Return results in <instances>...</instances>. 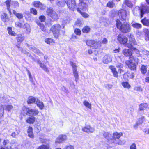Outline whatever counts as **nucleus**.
<instances>
[{
	"instance_id": "obj_10",
	"label": "nucleus",
	"mask_w": 149,
	"mask_h": 149,
	"mask_svg": "<svg viewBox=\"0 0 149 149\" xmlns=\"http://www.w3.org/2000/svg\"><path fill=\"white\" fill-rule=\"evenodd\" d=\"M70 64L72 67L73 73L75 78V81L76 82H77L79 79V74L78 72L77 71V66L73 62H71Z\"/></svg>"
},
{
	"instance_id": "obj_46",
	"label": "nucleus",
	"mask_w": 149,
	"mask_h": 149,
	"mask_svg": "<svg viewBox=\"0 0 149 149\" xmlns=\"http://www.w3.org/2000/svg\"><path fill=\"white\" fill-rule=\"evenodd\" d=\"M122 86L125 88H129L130 87V85L127 82H123L122 83Z\"/></svg>"
},
{
	"instance_id": "obj_6",
	"label": "nucleus",
	"mask_w": 149,
	"mask_h": 149,
	"mask_svg": "<svg viewBox=\"0 0 149 149\" xmlns=\"http://www.w3.org/2000/svg\"><path fill=\"white\" fill-rule=\"evenodd\" d=\"M118 15L122 21H125L128 18V13L124 9H121L118 11Z\"/></svg>"
},
{
	"instance_id": "obj_14",
	"label": "nucleus",
	"mask_w": 149,
	"mask_h": 149,
	"mask_svg": "<svg viewBox=\"0 0 149 149\" xmlns=\"http://www.w3.org/2000/svg\"><path fill=\"white\" fill-rule=\"evenodd\" d=\"M66 139L67 136L65 135H61L56 139V143H60L66 140Z\"/></svg>"
},
{
	"instance_id": "obj_5",
	"label": "nucleus",
	"mask_w": 149,
	"mask_h": 149,
	"mask_svg": "<svg viewBox=\"0 0 149 149\" xmlns=\"http://www.w3.org/2000/svg\"><path fill=\"white\" fill-rule=\"evenodd\" d=\"M46 13L47 15L52 18L53 21H56L58 19V15L55 11L53 10L52 8H48Z\"/></svg>"
},
{
	"instance_id": "obj_12",
	"label": "nucleus",
	"mask_w": 149,
	"mask_h": 149,
	"mask_svg": "<svg viewBox=\"0 0 149 149\" xmlns=\"http://www.w3.org/2000/svg\"><path fill=\"white\" fill-rule=\"evenodd\" d=\"M78 8H77V10L79 12H81V10L83 11L86 10L88 5L85 3L84 2H81L78 5Z\"/></svg>"
},
{
	"instance_id": "obj_39",
	"label": "nucleus",
	"mask_w": 149,
	"mask_h": 149,
	"mask_svg": "<svg viewBox=\"0 0 149 149\" xmlns=\"http://www.w3.org/2000/svg\"><path fill=\"white\" fill-rule=\"evenodd\" d=\"M4 108V105L0 104V118L3 115Z\"/></svg>"
},
{
	"instance_id": "obj_60",
	"label": "nucleus",
	"mask_w": 149,
	"mask_h": 149,
	"mask_svg": "<svg viewBox=\"0 0 149 149\" xmlns=\"http://www.w3.org/2000/svg\"><path fill=\"white\" fill-rule=\"evenodd\" d=\"M123 67V65L120 63H118L116 64V67L118 68H121Z\"/></svg>"
},
{
	"instance_id": "obj_45",
	"label": "nucleus",
	"mask_w": 149,
	"mask_h": 149,
	"mask_svg": "<svg viewBox=\"0 0 149 149\" xmlns=\"http://www.w3.org/2000/svg\"><path fill=\"white\" fill-rule=\"evenodd\" d=\"M49 146L48 145H42L39 146L37 149H49Z\"/></svg>"
},
{
	"instance_id": "obj_48",
	"label": "nucleus",
	"mask_w": 149,
	"mask_h": 149,
	"mask_svg": "<svg viewBox=\"0 0 149 149\" xmlns=\"http://www.w3.org/2000/svg\"><path fill=\"white\" fill-rule=\"evenodd\" d=\"M90 28L88 26H85L82 30V32L84 33H88L90 30Z\"/></svg>"
},
{
	"instance_id": "obj_26",
	"label": "nucleus",
	"mask_w": 149,
	"mask_h": 149,
	"mask_svg": "<svg viewBox=\"0 0 149 149\" xmlns=\"http://www.w3.org/2000/svg\"><path fill=\"white\" fill-rule=\"evenodd\" d=\"M111 61L110 56L108 55H105L103 59V62L104 63H107Z\"/></svg>"
},
{
	"instance_id": "obj_54",
	"label": "nucleus",
	"mask_w": 149,
	"mask_h": 149,
	"mask_svg": "<svg viewBox=\"0 0 149 149\" xmlns=\"http://www.w3.org/2000/svg\"><path fill=\"white\" fill-rule=\"evenodd\" d=\"M74 33L77 35H80L81 34V31L78 29H76L74 30Z\"/></svg>"
},
{
	"instance_id": "obj_17",
	"label": "nucleus",
	"mask_w": 149,
	"mask_h": 149,
	"mask_svg": "<svg viewBox=\"0 0 149 149\" xmlns=\"http://www.w3.org/2000/svg\"><path fill=\"white\" fill-rule=\"evenodd\" d=\"M36 62L40 65V67L42 68L45 71L47 72H49V70L47 67L43 63H42L39 60H37L36 61Z\"/></svg>"
},
{
	"instance_id": "obj_41",
	"label": "nucleus",
	"mask_w": 149,
	"mask_h": 149,
	"mask_svg": "<svg viewBox=\"0 0 149 149\" xmlns=\"http://www.w3.org/2000/svg\"><path fill=\"white\" fill-rule=\"evenodd\" d=\"M26 70L27 72L28 75L29 76V81L30 82H31L32 84L35 85V83L33 81V78L31 73V72L29 71L27 69Z\"/></svg>"
},
{
	"instance_id": "obj_30",
	"label": "nucleus",
	"mask_w": 149,
	"mask_h": 149,
	"mask_svg": "<svg viewBox=\"0 0 149 149\" xmlns=\"http://www.w3.org/2000/svg\"><path fill=\"white\" fill-rule=\"evenodd\" d=\"M25 38L21 34L17 35L16 37V39L18 42L21 43L24 39Z\"/></svg>"
},
{
	"instance_id": "obj_50",
	"label": "nucleus",
	"mask_w": 149,
	"mask_h": 149,
	"mask_svg": "<svg viewBox=\"0 0 149 149\" xmlns=\"http://www.w3.org/2000/svg\"><path fill=\"white\" fill-rule=\"evenodd\" d=\"M141 71L143 74H144L147 72V67L143 65H142L141 68Z\"/></svg>"
},
{
	"instance_id": "obj_43",
	"label": "nucleus",
	"mask_w": 149,
	"mask_h": 149,
	"mask_svg": "<svg viewBox=\"0 0 149 149\" xmlns=\"http://www.w3.org/2000/svg\"><path fill=\"white\" fill-rule=\"evenodd\" d=\"M124 4L129 8H131L132 6V4L130 0H125Z\"/></svg>"
},
{
	"instance_id": "obj_56",
	"label": "nucleus",
	"mask_w": 149,
	"mask_h": 149,
	"mask_svg": "<svg viewBox=\"0 0 149 149\" xmlns=\"http://www.w3.org/2000/svg\"><path fill=\"white\" fill-rule=\"evenodd\" d=\"M31 12L34 15H36L37 14V12L36 10L34 8H31L30 9Z\"/></svg>"
},
{
	"instance_id": "obj_36",
	"label": "nucleus",
	"mask_w": 149,
	"mask_h": 149,
	"mask_svg": "<svg viewBox=\"0 0 149 149\" xmlns=\"http://www.w3.org/2000/svg\"><path fill=\"white\" fill-rule=\"evenodd\" d=\"M141 22L144 25L147 26H149V20L147 19L145 17L143 19H142Z\"/></svg>"
},
{
	"instance_id": "obj_35",
	"label": "nucleus",
	"mask_w": 149,
	"mask_h": 149,
	"mask_svg": "<svg viewBox=\"0 0 149 149\" xmlns=\"http://www.w3.org/2000/svg\"><path fill=\"white\" fill-rule=\"evenodd\" d=\"M13 12L19 19H20L23 18V15L22 13H17L14 10H13Z\"/></svg>"
},
{
	"instance_id": "obj_29",
	"label": "nucleus",
	"mask_w": 149,
	"mask_h": 149,
	"mask_svg": "<svg viewBox=\"0 0 149 149\" xmlns=\"http://www.w3.org/2000/svg\"><path fill=\"white\" fill-rule=\"evenodd\" d=\"M38 25L40 27V29L43 32H46V29L43 24L41 23L39 21H37L36 22Z\"/></svg>"
},
{
	"instance_id": "obj_47",
	"label": "nucleus",
	"mask_w": 149,
	"mask_h": 149,
	"mask_svg": "<svg viewBox=\"0 0 149 149\" xmlns=\"http://www.w3.org/2000/svg\"><path fill=\"white\" fill-rule=\"evenodd\" d=\"M83 103L84 105L86 107L90 109H91V104L89 103L88 102L86 101H84L83 102Z\"/></svg>"
},
{
	"instance_id": "obj_21",
	"label": "nucleus",
	"mask_w": 149,
	"mask_h": 149,
	"mask_svg": "<svg viewBox=\"0 0 149 149\" xmlns=\"http://www.w3.org/2000/svg\"><path fill=\"white\" fill-rule=\"evenodd\" d=\"M33 5L36 7L39 8L40 9H44L45 8V6L39 1H35L33 3Z\"/></svg>"
},
{
	"instance_id": "obj_16",
	"label": "nucleus",
	"mask_w": 149,
	"mask_h": 149,
	"mask_svg": "<svg viewBox=\"0 0 149 149\" xmlns=\"http://www.w3.org/2000/svg\"><path fill=\"white\" fill-rule=\"evenodd\" d=\"M122 53L126 56H129L130 57L132 56L131 50L129 49H124L122 51Z\"/></svg>"
},
{
	"instance_id": "obj_62",
	"label": "nucleus",
	"mask_w": 149,
	"mask_h": 149,
	"mask_svg": "<svg viewBox=\"0 0 149 149\" xmlns=\"http://www.w3.org/2000/svg\"><path fill=\"white\" fill-rule=\"evenodd\" d=\"M19 51H21L22 53L24 54H29V52L26 51L24 49L22 48L20 49Z\"/></svg>"
},
{
	"instance_id": "obj_37",
	"label": "nucleus",
	"mask_w": 149,
	"mask_h": 149,
	"mask_svg": "<svg viewBox=\"0 0 149 149\" xmlns=\"http://www.w3.org/2000/svg\"><path fill=\"white\" fill-rule=\"evenodd\" d=\"M4 106L5 109L9 112H10L13 108V106L11 105H8Z\"/></svg>"
},
{
	"instance_id": "obj_8",
	"label": "nucleus",
	"mask_w": 149,
	"mask_h": 149,
	"mask_svg": "<svg viewBox=\"0 0 149 149\" xmlns=\"http://www.w3.org/2000/svg\"><path fill=\"white\" fill-rule=\"evenodd\" d=\"M65 3L68 8L70 10H74L76 7V3L75 0H66Z\"/></svg>"
},
{
	"instance_id": "obj_3",
	"label": "nucleus",
	"mask_w": 149,
	"mask_h": 149,
	"mask_svg": "<svg viewBox=\"0 0 149 149\" xmlns=\"http://www.w3.org/2000/svg\"><path fill=\"white\" fill-rule=\"evenodd\" d=\"M129 59V60L126 61V65L131 70H136V64L133 62V60H134V61L135 63H137L138 61V59L136 57L132 56L130 57Z\"/></svg>"
},
{
	"instance_id": "obj_52",
	"label": "nucleus",
	"mask_w": 149,
	"mask_h": 149,
	"mask_svg": "<svg viewBox=\"0 0 149 149\" xmlns=\"http://www.w3.org/2000/svg\"><path fill=\"white\" fill-rule=\"evenodd\" d=\"M144 116H142L141 118L139 119L137 124H140L142 123L144 121Z\"/></svg>"
},
{
	"instance_id": "obj_40",
	"label": "nucleus",
	"mask_w": 149,
	"mask_h": 149,
	"mask_svg": "<svg viewBox=\"0 0 149 149\" xmlns=\"http://www.w3.org/2000/svg\"><path fill=\"white\" fill-rule=\"evenodd\" d=\"M35 118L34 117H29L28 118L26 121L27 123L30 124H33L35 121Z\"/></svg>"
},
{
	"instance_id": "obj_32",
	"label": "nucleus",
	"mask_w": 149,
	"mask_h": 149,
	"mask_svg": "<svg viewBox=\"0 0 149 149\" xmlns=\"http://www.w3.org/2000/svg\"><path fill=\"white\" fill-rule=\"evenodd\" d=\"M148 105L146 103L141 104L139 107V109L141 111L146 109L148 107Z\"/></svg>"
},
{
	"instance_id": "obj_15",
	"label": "nucleus",
	"mask_w": 149,
	"mask_h": 149,
	"mask_svg": "<svg viewBox=\"0 0 149 149\" xmlns=\"http://www.w3.org/2000/svg\"><path fill=\"white\" fill-rule=\"evenodd\" d=\"M27 113L30 116H36L39 113L38 110L29 109L27 111Z\"/></svg>"
},
{
	"instance_id": "obj_2",
	"label": "nucleus",
	"mask_w": 149,
	"mask_h": 149,
	"mask_svg": "<svg viewBox=\"0 0 149 149\" xmlns=\"http://www.w3.org/2000/svg\"><path fill=\"white\" fill-rule=\"evenodd\" d=\"M133 12L135 15L140 13L141 17L142 18L144 14L149 13V7L146 5H142L140 7L136 6L134 9Z\"/></svg>"
},
{
	"instance_id": "obj_13",
	"label": "nucleus",
	"mask_w": 149,
	"mask_h": 149,
	"mask_svg": "<svg viewBox=\"0 0 149 149\" xmlns=\"http://www.w3.org/2000/svg\"><path fill=\"white\" fill-rule=\"evenodd\" d=\"M82 130L84 132L88 133H93L95 130L94 128L89 125L86 126L85 127L83 128Z\"/></svg>"
},
{
	"instance_id": "obj_9",
	"label": "nucleus",
	"mask_w": 149,
	"mask_h": 149,
	"mask_svg": "<svg viewBox=\"0 0 149 149\" xmlns=\"http://www.w3.org/2000/svg\"><path fill=\"white\" fill-rule=\"evenodd\" d=\"M117 40L121 44L125 45L128 40L127 38L122 34H119L117 36Z\"/></svg>"
},
{
	"instance_id": "obj_4",
	"label": "nucleus",
	"mask_w": 149,
	"mask_h": 149,
	"mask_svg": "<svg viewBox=\"0 0 149 149\" xmlns=\"http://www.w3.org/2000/svg\"><path fill=\"white\" fill-rule=\"evenodd\" d=\"M61 26L58 24H56L52 26L50 29L53 33L54 36L57 38L59 35Z\"/></svg>"
},
{
	"instance_id": "obj_25",
	"label": "nucleus",
	"mask_w": 149,
	"mask_h": 149,
	"mask_svg": "<svg viewBox=\"0 0 149 149\" xmlns=\"http://www.w3.org/2000/svg\"><path fill=\"white\" fill-rule=\"evenodd\" d=\"M131 26L136 29H139L142 27V25L141 24L135 22H134L131 23Z\"/></svg>"
},
{
	"instance_id": "obj_34",
	"label": "nucleus",
	"mask_w": 149,
	"mask_h": 149,
	"mask_svg": "<svg viewBox=\"0 0 149 149\" xmlns=\"http://www.w3.org/2000/svg\"><path fill=\"white\" fill-rule=\"evenodd\" d=\"M23 28L26 29V33H29L31 32V28L30 26L28 24L26 23L24 24L23 26Z\"/></svg>"
},
{
	"instance_id": "obj_33",
	"label": "nucleus",
	"mask_w": 149,
	"mask_h": 149,
	"mask_svg": "<svg viewBox=\"0 0 149 149\" xmlns=\"http://www.w3.org/2000/svg\"><path fill=\"white\" fill-rule=\"evenodd\" d=\"M129 41L131 47L135 44V40L133 36L130 35L129 38Z\"/></svg>"
},
{
	"instance_id": "obj_42",
	"label": "nucleus",
	"mask_w": 149,
	"mask_h": 149,
	"mask_svg": "<svg viewBox=\"0 0 149 149\" xmlns=\"http://www.w3.org/2000/svg\"><path fill=\"white\" fill-rule=\"evenodd\" d=\"M95 41L92 40H88L86 42V44L88 46L93 47Z\"/></svg>"
},
{
	"instance_id": "obj_1",
	"label": "nucleus",
	"mask_w": 149,
	"mask_h": 149,
	"mask_svg": "<svg viewBox=\"0 0 149 149\" xmlns=\"http://www.w3.org/2000/svg\"><path fill=\"white\" fill-rule=\"evenodd\" d=\"M116 21V27L121 32L127 33L130 31L131 27L128 23L125 22L122 24L119 19H117Z\"/></svg>"
},
{
	"instance_id": "obj_63",
	"label": "nucleus",
	"mask_w": 149,
	"mask_h": 149,
	"mask_svg": "<svg viewBox=\"0 0 149 149\" xmlns=\"http://www.w3.org/2000/svg\"><path fill=\"white\" fill-rule=\"evenodd\" d=\"M105 86L106 88L111 89L112 87V85L109 84H107L105 85Z\"/></svg>"
},
{
	"instance_id": "obj_49",
	"label": "nucleus",
	"mask_w": 149,
	"mask_h": 149,
	"mask_svg": "<svg viewBox=\"0 0 149 149\" xmlns=\"http://www.w3.org/2000/svg\"><path fill=\"white\" fill-rule=\"evenodd\" d=\"M114 3L112 1H109L108 2L107 5V7L110 8H113L114 7Z\"/></svg>"
},
{
	"instance_id": "obj_61",
	"label": "nucleus",
	"mask_w": 149,
	"mask_h": 149,
	"mask_svg": "<svg viewBox=\"0 0 149 149\" xmlns=\"http://www.w3.org/2000/svg\"><path fill=\"white\" fill-rule=\"evenodd\" d=\"M130 149H136V146L135 143L132 144L130 146Z\"/></svg>"
},
{
	"instance_id": "obj_53",
	"label": "nucleus",
	"mask_w": 149,
	"mask_h": 149,
	"mask_svg": "<svg viewBox=\"0 0 149 149\" xmlns=\"http://www.w3.org/2000/svg\"><path fill=\"white\" fill-rule=\"evenodd\" d=\"M82 16L85 18H86L89 17V15L86 13L85 12H82L81 11V12H79Z\"/></svg>"
},
{
	"instance_id": "obj_38",
	"label": "nucleus",
	"mask_w": 149,
	"mask_h": 149,
	"mask_svg": "<svg viewBox=\"0 0 149 149\" xmlns=\"http://www.w3.org/2000/svg\"><path fill=\"white\" fill-rule=\"evenodd\" d=\"M101 42L100 41H94L93 46V47L94 48L97 49L101 46Z\"/></svg>"
},
{
	"instance_id": "obj_59",
	"label": "nucleus",
	"mask_w": 149,
	"mask_h": 149,
	"mask_svg": "<svg viewBox=\"0 0 149 149\" xmlns=\"http://www.w3.org/2000/svg\"><path fill=\"white\" fill-rule=\"evenodd\" d=\"M134 90L136 91H142V89L140 86L135 87L134 88Z\"/></svg>"
},
{
	"instance_id": "obj_24",
	"label": "nucleus",
	"mask_w": 149,
	"mask_h": 149,
	"mask_svg": "<svg viewBox=\"0 0 149 149\" xmlns=\"http://www.w3.org/2000/svg\"><path fill=\"white\" fill-rule=\"evenodd\" d=\"M104 136L108 140H111L112 141L113 136L112 135L108 132H105L103 134Z\"/></svg>"
},
{
	"instance_id": "obj_57",
	"label": "nucleus",
	"mask_w": 149,
	"mask_h": 149,
	"mask_svg": "<svg viewBox=\"0 0 149 149\" xmlns=\"http://www.w3.org/2000/svg\"><path fill=\"white\" fill-rule=\"evenodd\" d=\"M45 41L47 44H50L53 41V39L51 38H47L45 39Z\"/></svg>"
},
{
	"instance_id": "obj_58",
	"label": "nucleus",
	"mask_w": 149,
	"mask_h": 149,
	"mask_svg": "<svg viewBox=\"0 0 149 149\" xmlns=\"http://www.w3.org/2000/svg\"><path fill=\"white\" fill-rule=\"evenodd\" d=\"M15 25L16 26L20 28H22L23 26L22 23L19 22H16Z\"/></svg>"
},
{
	"instance_id": "obj_44",
	"label": "nucleus",
	"mask_w": 149,
	"mask_h": 149,
	"mask_svg": "<svg viewBox=\"0 0 149 149\" xmlns=\"http://www.w3.org/2000/svg\"><path fill=\"white\" fill-rule=\"evenodd\" d=\"M112 141L114 143L118 145H122L123 144V142L121 140H120L119 139H113Z\"/></svg>"
},
{
	"instance_id": "obj_7",
	"label": "nucleus",
	"mask_w": 149,
	"mask_h": 149,
	"mask_svg": "<svg viewBox=\"0 0 149 149\" xmlns=\"http://www.w3.org/2000/svg\"><path fill=\"white\" fill-rule=\"evenodd\" d=\"M5 3L6 5L7 9L10 14L11 13L10 9V4L13 5L14 7L16 8H17L19 6V3L18 2L16 1H11L10 0H7L5 2Z\"/></svg>"
},
{
	"instance_id": "obj_28",
	"label": "nucleus",
	"mask_w": 149,
	"mask_h": 149,
	"mask_svg": "<svg viewBox=\"0 0 149 149\" xmlns=\"http://www.w3.org/2000/svg\"><path fill=\"white\" fill-rule=\"evenodd\" d=\"M109 68L111 70L114 77H118V73L116 70V69L113 66H110Z\"/></svg>"
},
{
	"instance_id": "obj_22",
	"label": "nucleus",
	"mask_w": 149,
	"mask_h": 149,
	"mask_svg": "<svg viewBox=\"0 0 149 149\" xmlns=\"http://www.w3.org/2000/svg\"><path fill=\"white\" fill-rule=\"evenodd\" d=\"M38 98H35L34 97L32 96H29L28 100L27 101L28 104H32L33 103H36Z\"/></svg>"
},
{
	"instance_id": "obj_18",
	"label": "nucleus",
	"mask_w": 149,
	"mask_h": 149,
	"mask_svg": "<svg viewBox=\"0 0 149 149\" xmlns=\"http://www.w3.org/2000/svg\"><path fill=\"white\" fill-rule=\"evenodd\" d=\"M1 20L4 22H8L9 19L8 14L6 13H3L1 15Z\"/></svg>"
},
{
	"instance_id": "obj_51",
	"label": "nucleus",
	"mask_w": 149,
	"mask_h": 149,
	"mask_svg": "<svg viewBox=\"0 0 149 149\" xmlns=\"http://www.w3.org/2000/svg\"><path fill=\"white\" fill-rule=\"evenodd\" d=\"M8 32L9 34L13 36H15L16 34L15 33L12 31L11 28L10 27L8 28Z\"/></svg>"
},
{
	"instance_id": "obj_64",
	"label": "nucleus",
	"mask_w": 149,
	"mask_h": 149,
	"mask_svg": "<svg viewBox=\"0 0 149 149\" xmlns=\"http://www.w3.org/2000/svg\"><path fill=\"white\" fill-rule=\"evenodd\" d=\"M65 149H74V147L73 146L69 145L66 146Z\"/></svg>"
},
{
	"instance_id": "obj_23",
	"label": "nucleus",
	"mask_w": 149,
	"mask_h": 149,
	"mask_svg": "<svg viewBox=\"0 0 149 149\" xmlns=\"http://www.w3.org/2000/svg\"><path fill=\"white\" fill-rule=\"evenodd\" d=\"M27 132L29 137L31 138H34V136L33 132V128L29 126L28 127Z\"/></svg>"
},
{
	"instance_id": "obj_31",
	"label": "nucleus",
	"mask_w": 149,
	"mask_h": 149,
	"mask_svg": "<svg viewBox=\"0 0 149 149\" xmlns=\"http://www.w3.org/2000/svg\"><path fill=\"white\" fill-rule=\"evenodd\" d=\"M122 133H118L117 132L114 133L113 134V139H119L120 137L122 136Z\"/></svg>"
},
{
	"instance_id": "obj_19",
	"label": "nucleus",
	"mask_w": 149,
	"mask_h": 149,
	"mask_svg": "<svg viewBox=\"0 0 149 149\" xmlns=\"http://www.w3.org/2000/svg\"><path fill=\"white\" fill-rule=\"evenodd\" d=\"M36 100H37L35 104H36L37 106L41 110L43 109L44 107L43 103L38 99Z\"/></svg>"
},
{
	"instance_id": "obj_55",
	"label": "nucleus",
	"mask_w": 149,
	"mask_h": 149,
	"mask_svg": "<svg viewBox=\"0 0 149 149\" xmlns=\"http://www.w3.org/2000/svg\"><path fill=\"white\" fill-rule=\"evenodd\" d=\"M39 19L41 22H44L45 20L46 17L45 16L42 15L39 17Z\"/></svg>"
},
{
	"instance_id": "obj_11",
	"label": "nucleus",
	"mask_w": 149,
	"mask_h": 149,
	"mask_svg": "<svg viewBox=\"0 0 149 149\" xmlns=\"http://www.w3.org/2000/svg\"><path fill=\"white\" fill-rule=\"evenodd\" d=\"M25 45L30 49L33 51L37 54L40 56H43L44 55L43 53L41 52L39 49L35 47L34 46L29 45L27 43H25Z\"/></svg>"
},
{
	"instance_id": "obj_27",
	"label": "nucleus",
	"mask_w": 149,
	"mask_h": 149,
	"mask_svg": "<svg viewBox=\"0 0 149 149\" xmlns=\"http://www.w3.org/2000/svg\"><path fill=\"white\" fill-rule=\"evenodd\" d=\"M57 5L60 7H63L65 4V0H57L56 2Z\"/></svg>"
},
{
	"instance_id": "obj_20",
	"label": "nucleus",
	"mask_w": 149,
	"mask_h": 149,
	"mask_svg": "<svg viewBox=\"0 0 149 149\" xmlns=\"http://www.w3.org/2000/svg\"><path fill=\"white\" fill-rule=\"evenodd\" d=\"M143 32L145 34V40L146 41H149V30L145 28L143 29Z\"/></svg>"
}]
</instances>
